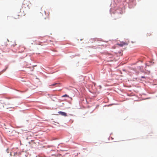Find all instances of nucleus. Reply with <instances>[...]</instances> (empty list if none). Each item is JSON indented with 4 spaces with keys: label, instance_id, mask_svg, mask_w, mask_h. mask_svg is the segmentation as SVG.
Segmentation results:
<instances>
[{
    "label": "nucleus",
    "instance_id": "1",
    "mask_svg": "<svg viewBox=\"0 0 157 157\" xmlns=\"http://www.w3.org/2000/svg\"><path fill=\"white\" fill-rule=\"evenodd\" d=\"M29 2L27 0H25L23 2L22 6L25 8L26 6H29Z\"/></svg>",
    "mask_w": 157,
    "mask_h": 157
},
{
    "label": "nucleus",
    "instance_id": "2",
    "mask_svg": "<svg viewBox=\"0 0 157 157\" xmlns=\"http://www.w3.org/2000/svg\"><path fill=\"white\" fill-rule=\"evenodd\" d=\"M117 44L119 45L120 46L122 47L124 45H127L128 44L126 43H125L124 42H120V43Z\"/></svg>",
    "mask_w": 157,
    "mask_h": 157
},
{
    "label": "nucleus",
    "instance_id": "3",
    "mask_svg": "<svg viewBox=\"0 0 157 157\" xmlns=\"http://www.w3.org/2000/svg\"><path fill=\"white\" fill-rule=\"evenodd\" d=\"M58 113L59 114L63 116H66L67 115V113L65 112L60 111Z\"/></svg>",
    "mask_w": 157,
    "mask_h": 157
},
{
    "label": "nucleus",
    "instance_id": "4",
    "mask_svg": "<svg viewBox=\"0 0 157 157\" xmlns=\"http://www.w3.org/2000/svg\"><path fill=\"white\" fill-rule=\"evenodd\" d=\"M20 155V153H19L15 152L14 153V156H16L17 155Z\"/></svg>",
    "mask_w": 157,
    "mask_h": 157
},
{
    "label": "nucleus",
    "instance_id": "5",
    "mask_svg": "<svg viewBox=\"0 0 157 157\" xmlns=\"http://www.w3.org/2000/svg\"><path fill=\"white\" fill-rule=\"evenodd\" d=\"M59 84H60L59 83H54V84H53L51 85V86H55L56 85H58V86H59Z\"/></svg>",
    "mask_w": 157,
    "mask_h": 157
},
{
    "label": "nucleus",
    "instance_id": "6",
    "mask_svg": "<svg viewBox=\"0 0 157 157\" xmlns=\"http://www.w3.org/2000/svg\"><path fill=\"white\" fill-rule=\"evenodd\" d=\"M62 97H69V96L68 95H67V94H65L64 95H63L62 96Z\"/></svg>",
    "mask_w": 157,
    "mask_h": 157
},
{
    "label": "nucleus",
    "instance_id": "7",
    "mask_svg": "<svg viewBox=\"0 0 157 157\" xmlns=\"http://www.w3.org/2000/svg\"><path fill=\"white\" fill-rule=\"evenodd\" d=\"M7 68V67H6V68L5 69H3V70H2V73H3V72H5V71H6V69Z\"/></svg>",
    "mask_w": 157,
    "mask_h": 157
},
{
    "label": "nucleus",
    "instance_id": "8",
    "mask_svg": "<svg viewBox=\"0 0 157 157\" xmlns=\"http://www.w3.org/2000/svg\"><path fill=\"white\" fill-rule=\"evenodd\" d=\"M141 78H145V77H144V76H142L141 77Z\"/></svg>",
    "mask_w": 157,
    "mask_h": 157
},
{
    "label": "nucleus",
    "instance_id": "9",
    "mask_svg": "<svg viewBox=\"0 0 157 157\" xmlns=\"http://www.w3.org/2000/svg\"><path fill=\"white\" fill-rule=\"evenodd\" d=\"M150 35L149 34V33H147V36H149Z\"/></svg>",
    "mask_w": 157,
    "mask_h": 157
},
{
    "label": "nucleus",
    "instance_id": "10",
    "mask_svg": "<svg viewBox=\"0 0 157 157\" xmlns=\"http://www.w3.org/2000/svg\"><path fill=\"white\" fill-rule=\"evenodd\" d=\"M2 73V71L0 72V75H1Z\"/></svg>",
    "mask_w": 157,
    "mask_h": 157
},
{
    "label": "nucleus",
    "instance_id": "11",
    "mask_svg": "<svg viewBox=\"0 0 157 157\" xmlns=\"http://www.w3.org/2000/svg\"><path fill=\"white\" fill-rule=\"evenodd\" d=\"M8 149H7V151H8Z\"/></svg>",
    "mask_w": 157,
    "mask_h": 157
},
{
    "label": "nucleus",
    "instance_id": "12",
    "mask_svg": "<svg viewBox=\"0 0 157 157\" xmlns=\"http://www.w3.org/2000/svg\"><path fill=\"white\" fill-rule=\"evenodd\" d=\"M10 155H12L11 154V153H10Z\"/></svg>",
    "mask_w": 157,
    "mask_h": 157
},
{
    "label": "nucleus",
    "instance_id": "13",
    "mask_svg": "<svg viewBox=\"0 0 157 157\" xmlns=\"http://www.w3.org/2000/svg\"><path fill=\"white\" fill-rule=\"evenodd\" d=\"M8 151H7V152L9 153V152H8Z\"/></svg>",
    "mask_w": 157,
    "mask_h": 157
}]
</instances>
